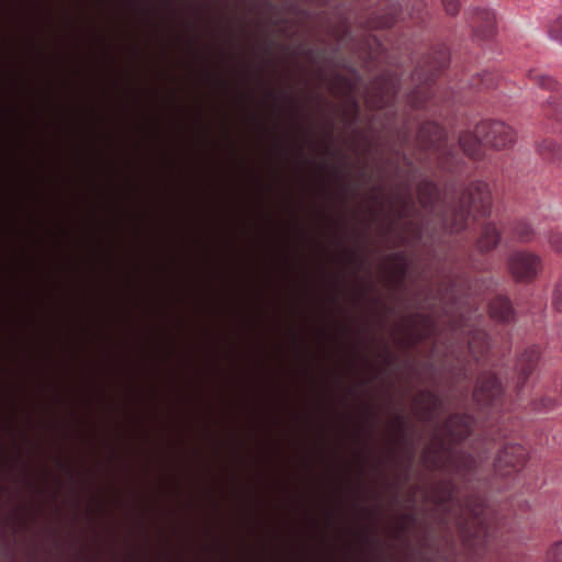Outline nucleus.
<instances>
[{
  "label": "nucleus",
  "instance_id": "12",
  "mask_svg": "<svg viewBox=\"0 0 562 562\" xmlns=\"http://www.w3.org/2000/svg\"><path fill=\"white\" fill-rule=\"evenodd\" d=\"M514 234L520 243H529L535 236V231L529 224L521 223L515 227Z\"/></svg>",
  "mask_w": 562,
  "mask_h": 562
},
{
  "label": "nucleus",
  "instance_id": "15",
  "mask_svg": "<svg viewBox=\"0 0 562 562\" xmlns=\"http://www.w3.org/2000/svg\"><path fill=\"white\" fill-rule=\"evenodd\" d=\"M552 301L555 308L562 312V278L554 286Z\"/></svg>",
  "mask_w": 562,
  "mask_h": 562
},
{
  "label": "nucleus",
  "instance_id": "8",
  "mask_svg": "<svg viewBox=\"0 0 562 562\" xmlns=\"http://www.w3.org/2000/svg\"><path fill=\"white\" fill-rule=\"evenodd\" d=\"M447 429L452 440H461L470 434L469 418L454 416L448 422Z\"/></svg>",
  "mask_w": 562,
  "mask_h": 562
},
{
  "label": "nucleus",
  "instance_id": "7",
  "mask_svg": "<svg viewBox=\"0 0 562 562\" xmlns=\"http://www.w3.org/2000/svg\"><path fill=\"white\" fill-rule=\"evenodd\" d=\"M484 143L483 135L476 133V127L473 132H467L460 137V145L462 149L472 157L479 155L481 145Z\"/></svg>",
  "mask_w": 562,
  "mask_h": 562
},
{
  "label": "nucleus",
  "instance_id": "9",
  "mask_svg": "<svg viewBox=\"0 0 562 562\" xmlns=\"http://www.w3.org/2000/svg\"><path fill=\"white\" fill-rule=\"evenodd\" d=\"M499 243V233L493 225L485 226L477 240V247L481 251H490Z\"/></svg>",
  "mask_w": 562,
  "mask_h": 562
},
{
  "label": "nucleus",
  "instance_id": "6",
  "mask_svg": "<svg viewBox=\"0 0 562 562\" xmlns=\"http://www.w3.org/2000/svg\"><path fill=\"white\" fill-rule=\"evenodd\" d=\"M502 385L495 376H487L481 381L475 390V396L480 401L493 398L501 394Z\"/></svg>",
  "mask_w": 562,
  "mask_h": 562
},
{
  "label": "nucleus",
  "instance_id": "13",
  "mask_svg": "<svg viewBox=\"0 0 562 562\" xmlns=\"http://www.w3.org/2000/svg\"><path fill=\"white\" fill-rule=\"evenodd\" d=\"M548 243L551 250L562 252V233L553 232L548 236Z\"/></svg>",
  "mask_w": 562,
  "mask_h": 562
},
{
  "label": "nucleus",
  "instance_id": "3",
  "mask_svg": "<svg viewBox=\"0 0 562 562\" xmlns=\"http://www.w3.org/2000/svg\"><path fill=\"white\" fill-rule=\"evenodd\" d=\"M476 133L483 135L484 144L501 149L516 140L515 131L503 122H483L476 125Z\"/></svg>",
  "mask_w": 562,
  "mask_h": 562
},
{
  "label": "nucleus",
  "instance_id": "21",
  "mask_svg": "<svg viewBox=\"0 0 562 562\" xmlns=\"http://www.w3.org/2000/svg\"><path fill=\"white\" fill-rule=\"evenodd\" d=\"M427 188L430 192L435 190V187L432 184H429Z\"/></svg>",
  "mask_w": 562,
  "mask_h": 562
},
{
  "label": "nucleus",
  "instance_id": "16",
  "mask_svg": "<svg viewBox=\"0 0 562 562\" xmlns=\"http://www.w3.org/2000/svg\"><path fill=\"white\" fill-rule=\"evenodd\" d=\"M536 82L539 86L548 88V89H555L557 86H558V82L552 77L544 76V75L537 76L536 77Z\"/></svg>",
  "mask_w": 562,
  "mask_h": 562
},
{
  "label": "nucleus",
  "instance_id": "14",
  "mask_svg": "<svg viewBox=\"0 0 562 562\" xmlns=\"http://www.w3.org/2000/svg\"><path fill=\"white\" fill-rule=\"evenodd\" d=\"M547 562H562V541L552 546L547 553Z\"/></svg>",
  "mask_w": 562,
  "mask_h": 562
},
{
  "label": "nucleus",
  "instance_id": "11",
  "mask_svg": "<svg viewBox=\"0 0 562 562\" xmlns=\"http://www.w3.org/2000/svg\"><path fill=\"white\" fill-rule=\"evenodd\" d=\"M540 151L549 159H558L562 157V148L554 142L544 140L539 146Z\"/></svg>",
  "mask_w": 562,
  "mask_h": 562
},
{
  "label": "nucleus",
  "instance_id": "5",
  "mask_svg": "<svg viewBox=\"0 0 562 562\" xmlns=\"http://www.w3.org/2000/svg\"><path fill=\"white\" fill-rule=\"evenodd\" d=\"M490 315L492 318L501 322H507L513 316V308L506 297H495L490 303Z\"/></svg>",
  "mask_w": 562,
  "mask_h": 562
},
{
  "label": "nucleus",
  "instance_id": "19",
  "mask_svg": "<svg viewBox=\"0 0 562 562\" xmlns=\"http://www.w3.org/2000/svg\"><path fill=\"white\" fill-rule=\"evenodd\" d=\"M486 22H487L490 32H492L494 29V16L490 13H486Z\"/></svg>",
  "mask_w": 562,
  "mask_h": 562
},
{
  "label": "nucleus",
  "instance_id": "4",
  "mask_svg": "<svg viewBox=\"0 0 562 562\" xmlns=\"http://www.w3.org/2000/svg\"><path fill=\"white\" fill-rule=\"evenodd\" d=\"M525 449L520 445H507L502 448L494 462L495 471L501 475L516 471L525 461Z\"/></svg>",
  "mask_w": 562,
  "mask_h": 562
},
{
  "label": "nucleus",
  "instance_id": "22",
  "mask_svg": "<svg viewBox=\"0 0 562 562\" xmlns=\"http://www.w3.org/2000/svg\"><path fill=\"white\" fill-rule=\"evenodd\" d=\"M381 26H389V22L382 23Z\"/></svg>",
  "mask_w": 562,
  "mask_h": 562
},
{
  "label": "nucleus",
  "instance_id": "23",
  "mask_svg": "<svg viewBox=\"0 0 562 562\" xmlns=\"http://www.w3.org/2000/svg\"><path fill=\"white\" fill-rule=\"evenodd\" d=\"M419 200H420L423 203L425 202V201H424V199H423V195H422V194H419Z\"/></svg>",
  "mask_w": 562,
  "mask_h": 562
},
{
  "label": "nucleus",
  "instance_id": "18",
  "mask_svg": "<svg viewBox=\"0 0 562 562\" xmlns=\"http://www.w3.org/2000/svg\"><path fill=\"white\" fill-rule=\"evenodd\" d=\"M445 10L448 14L454 15L459 10V1L458 0H442Z\"/></svg>",
  "mask_w": 562,
  "mask_h": 562
},
{
  "label": "nucleus",
  "instance_id": "17",
  "mask_svg": "<svg viewBox=\"0 0 562 562\" xmlns=\"http://www.w3.org/2000/svg\"><path fill=\"white\" fill-rule=\"evenodd\" d=\"M550 36L553 41L562 44V18L559 19L550 31Z\"/></svg>",
  "mask_w": 562,
  "mask_h": 562
},
{
  "label": "nucleus",
  "instance_id": "24",
  "mask_svg": "<svg viewBox=\"0 0 562 562\" xmlns=\"http://www.w3.org/2000/svg\"><path fill=\"white\" fill-rule=\"evenodd\" d=\"M470 346H471V348H474V342H473V341H471V342H470Z\"/></svg>",
  "mask_w": 562,
  "mask_h": 562
},
{
  "label": "nucleus",
  "instance_id": "1",
  "mask_svg": "<svg viewBox=\"0 0 562 562\" xmlns=\"http://www.w3.org/2000/svg\"><path fill=\"white\" fill-rule=\"evenodd\" d=\"M491 210V193L484 182L470 184L459 200V209L453 214V221L449 226L450 232L457 233L467 226L465 214L469 216H484Z\"/></svg>",
  "mask_w": 562,
  "mask_h": 562
},
{
  "label": "nucleus",
  "instance_id": "2",
  "mask_svg": "<svg viewBox=\"0 0 562 562\" xmlns=\"http://www.w3.org/2000/svg\"><path fill=\"white\" fill-rule=\"evenodd\" d=\"M508 270L517 281H531L541 272L542 259L535 252L516 251L508 258Z\"/></svg>",
  "mask_w": 562,
  "mask_h": 562
},
{
  "label": "nucleus",
  "instance_id": "20",
  "mask_svg": "<svg viewBox=\"0 0 562 562\" xmlns=\"http://www.w3.org/2000/svg\"><path fill=\"white\" fill-rule=\"evenodd\" d=\"M426 397H427V400H428L429 402H431L432 404H435V397H434L432 395L427 394V395H426Z\"/></svg>",
  "mask_w": 562,
  "mask_h": 562
},
{
  "label": "nucleus",
  "instance_id": "10",
  "mask_svg": "<svg viewBox=\"0 0 562 562\" xmlns=\"http://www.w3.org/2000/svg\"><path fill=\"white\" fill-rule=\"evenodd\" d=\"M429 334V324L426 319H420L416 323V326L411 329L407 342H415L418 339L426 337Z\"/></svg>",
  "mask_w": 562,
  "mask_h": 562
}]
</instances>
